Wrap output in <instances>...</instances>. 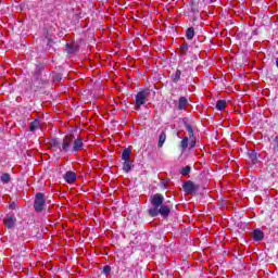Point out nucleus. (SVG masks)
<instances>
[{
	"mask_svg": "<svg viewBox=\"0 0 278 278\" xmlns=\"http://www.w3.org/2000/svg\"><path fill=\"white\" fill-rule=\"evenodd\" d=\"M50 147L52 151H55L59 153H74L77 154L79 151H83L84 149V138L76 137L75 135H66L62 142H60L58 139H52L50 141Z\"/></svg>",
	"mask_w": 278,
	"mask_h": 278,
	"instance_id": "nucleus-1",
	"label": "nucleus"
},
{
	"mask_svg": "<svg viewBox=\"0 0 278 278\" xmlns=\"http://www.w3.org/2000/svg\"><path fill=\"white\" fill-rule=\"evenodd\" d=\"M165 198L162 193H155L150 198L151 207L148 210L149 216L155 218V216H162V218H168L170 215V206L164 204Z\"/></svg>",
	"mask_w": 278,
	"mask_h": 278,
	"instance_id": "nucleus-2",
	"label": "nucleus"
},
{
	"mask_svg": "<svg viewBox=\"0 0 278 278\" xmlns=\"http://www.w3.org/2000/svg\"><path fill=\"white\" fill-rule=\"evenodd\" d=\"M33 207L37 214H42L47 208V195L42 192H37L35 194Z\"/></svg>",
	"mask_w": 278,
	"mask_h": 278,
	"instance_id": "nucleus-3",
	"label": "nucleus"
},
{
	"mask_svg": "<svg viewBox=\"0 0 278 278\" xmlns=\"http://www.w3.org/2000/svg\"><path fill=\"white\" fill-rule=\"evenodd\" d=\"M149 94H151V90L142 89L137 92L135 96V106L140 110L144 103H147V99H149Z\"/></svg>",
	"mask_w": 278,
	"mask_h": 278,
	"instance_id": "nucleus-4",
	"label": "nucleus"
},
{
	"mask_svg": "<svg viewBox=\"0 0 278 278\" xmlns=\"http://www.w3.org/2000/svg\"><path fill=\"white\" fill-rule=\"evenodd\" d=\"M201 187L194 184L192 180H187L182 185V190L186 194H194Z\"/></svg>",
	"mask_w": 278,
	"mask_h": 278,
	"instance_id": "nucleus-5",
	"label": "nucleus"
},
{
	"mask_svg": "<svg viewBox=\"0 0 278 278\" xmlns=\"http://www.w3.org/2000/svg\"><path fill=\"white\" fill-rule=\"evenodd\" d=\"M42 71H43V67L41 65H37L35 67L33 78H31V81H37L39 86L40 84H45V81H47V78H42Z\"/></svg>",
	"mask_w": 278,
	"mask_h": 278,
	"instance_id": "nucleus-6",
	"label": "nucleus"
},
{
	"mask_svg": "<svg viewBox=\"0 0 278 278\" xmlns=\"http://www.w3.org/2000/svg\"><path fill=\"white\" fill-rule=\"evenodd\" d=\"M188 105H190V103L188 102V98H186V97H180V98L178 99V102H177L176 108H177V110H178L179 112H184V111L188 110Z\"/></svg>",
	"mask_w": 278,
	"mask_h": 278,
	"instance_id": "nucleus-7",
	"label": "nucleus"
},
{
	"mask_svg": "<svg viewBox=\"0 0 278 278\" xmlns=\"http://www.w3.org/2000/svg\"><path fill=\"white\" fill-rule=\"evenodd\" d=\"M63 179L66 184H73L74 181H77V174L73 170H68L64 174Z\"/></svg>",
	"mask_w": 278,
	"mask_h": 278,
	"instance_id": "nucleus-8",
	"label": "nucleus"
},
{
	"mask_svg": "<svg viewBox=\"0 0 278 278\" xmlns=\"http://www.w3.org/2000/svg\"><path fill=\"white\" fill-rule=\"evenodd\" d=\"M248 157H249L251 164H257V162L260 160V154H257V152L255 150H249Z\"/></svg>",
	"mask_w": 278,
	"mask_h": 278,
	"instance_id": "nucleus-9",
	"label": "nucleus"
},
{
	"mask_svg": "<svg viewBox=\"0 0 278 278\" xmlns=\"http://www.w3.org/2000/svg\"><path fill=\"white\" fill-rule=\"evenodd\" d=\"M14 225H16V217L14 216H8L4 218V226L7 229H14Z\"/></svg>",
	"mask_w": 278,
	"mask_h": 278,
	"instance_id": "nucleus-10",
	"label": "nucleus"
},
{
	"mask_svg": "<svg viewBox=\"0 0 278 278\" xmlns=\"http://www.w3.org/2000/svg\"><path fill=\"white\" fill-rule=\"evenodd\" d=\"M252 238L255 242H262V240H264V231L261 229H254L252 232Z\"/></svg>",
	"mask_w": 278,
	"mask_h": 278,
	"instance_id": "nucleus-11",
	"label": "nucleus"
},
{
	"mask_svg": "<svg viewBox=\"0 0 278 278\" xmlns=\"http://www.w3.org/2000/svg\"><path fill=\"white\" fill-rule=\"evenodd\" d=\"M131 168H134V162L131 160H126L123 162L124 173H130Z\"/></svg>",
	"mask_w": 278,
	"mask_h": 278,
	"instance_id": "nucleus-12",
	"label": "nucleus"
},
{
	"mask_svg": "<svg viewBox=\"0 0 278 278\" xmlns=\"http://www.w3.org/2000/svg\"><path fill=\"white\" fill-rule=\"evenodd\" d=\"M65 52H67L68 55H71L73 53H77V46L72 45V43H66L65 45Z\"/></svg>",
	"mask_w": 278,
	"mask_h": 278,
	"instance_id": "nucleus-13",
	"label": "nucleus"
},
{
	"mask_svg": "<svg viewBox=\"0 0 278 278\" xmlns=\"http://www.w3.org/2000/svg\"><path fill=\"white\" fill-rule=\"evenodd\" d=\"M190 143V139L188 137H184L182 140L180 141V149L181 153L188 149V144Z\"/></svg>",
	"mask_w": 278,
	"mask_h": 278,
	"instance_id": "nucleus-14",
	"label": "nucleus"
},
{
	"mask_svg": "<svg viewBox=\"0 0 278 278\" xmlns=\"http://www.w3.org/2000/svg\"><path fill=\"white\" fill-rule=\"evenodd\" d=\"M122 160L123 161L131 160V150L129 148H125L124 151L122 152Z\"/></svg>",
	"mask_w": 278,
	"mask_h": 278,
	"instance_id": "nucleus-15",
	"label": "nucleus"
},
{
	"mask_svg": "<svg viewBox=\"0 0 278 278\" xmlns=\"http://www.w3.org/2000/svg\"><path fill=\"white\" fill-rule=\"evenodd\" d=\"M36 129H40V121L35 119L29 124V131H36Z\"/></svg>",
	"mask_w": 278,
	"mask_h": 278,
	"instance_id": "nucleus-16",
	"label": "nucleus"
},
{
	"mask_svg": "<svg viewBox=\"0 0 278 278\" xmlns=\"http://www.w3.org/2000/svg\"><path fill=\"white\" fill-rule=\"evenodd\" d=\"M225 108H227V101L226 100H218L216 102V110H218L219 112H223V110H225Z\"/></svg>",
	"mask_w": 278,
	"mask_h": 278,
	"instance_id": "nucleus-17",
	"label": "nucleus"
},
{
	"mask_svg": "<svg viewBox=\"0 0 278 278\" xmlns=\"http://www.w3.org/2000/svg\"><path fill=\"white\" fill-rule=\"evenodd\" d=\"M184 126L189 134V138H193L194 130L192 129V125H190L188 122L184 121Z\"/></svg>",
	"mask_w": 278,
	"mask_h": 278,
	"instance_id": "nucleus-18",
	"label": "nucleus"
},
{
	"mask_svg": "<svg viewBox=\"0 0 278 278\" xmlns=\"http://www.w3.org/2000/svg\"><path fill=\"white\" fill-rule=\"evenodd\" d=\"M164 142H166V131L162 130L159 136V147H164Z\"/></svg>",
	"mask_w": 278,
	"mask_h": 278,
	"instance_id": "nucleus-19",
	"label": "nucleus"
},
{
	"mask_svg": "<svg viewBox=\"0 0 278 278\" xmlns=\"http://www.w3.org/2000/svg\"><path fill=\"white\" fill-rule=\"evenodd\" d=\"M186 38L187 40H192L194 38V27H189L186 30Z\"/></svg>",
	"mask_w": 278,
	"mask_h": 278,
	"instance_id": "nucleus-20",
	"label": "nucleus"
},
{
	"mask_svg": "<svg viewBox=\"0 0 278 278\" xmlns=\"http://www.w3.org/2000/svg\"><path fill=\"white\" fill-rule=\"evenodd\" d=\"M11 179L12 177L8 173L2 174L0 177V180L2 181V184H10Z\"/></svg>",
	"mask_w": 278,
	"mask_h": 278,
	"instance_id": "nucleus-21",
	"label": "nucleus"
},
{
	"mask_svg": "<svg viewBox=\"0 0 278 278\" xmlns=\"http://www.w3.org/2000/svg\"><path fill=\"white\" fill-rule=\"evenodd\" d=\"M180 79H181V71L177 70L173 75V81L174 84H178Z\"/></svg>",
	"mask_w": 278,
	"mask_h": 278,
	"instance_id": "nucleus-22",
	"label": "nucleus"
},
{
	"mask_svg": "<svg viewBox=\"0 0 278 278\" xmlns=\"http://www.w3.org/2000/svg\"><path fill=\"white\" fill-rule=\"evenodd\" d=\"M190 166H186V167H182L181 170H180V174L186 177L187 175H190Z\"/></svg>",
	"mask_w": 278,
	"mask_h": 278,
	"instance_id": "nucleus-23",
	"label": "nucleus"
},
{
	"mask_svg": "<svg viewBox=\"0 0 278 278\" xmlns=\"http://www.w3.org/2000/svg\"><path fill=\"white\" fill-rule=\"evenodd\" d=\"M102 273H103V275H105V277H108V275H110L112 273V267L110 265H105L103 267Z\"/></svg>",
	"mask_w": 278,
	"mask_h": 278,
	"instance_id": "nucleus-24",
	"label": "nucleus"
},
{
	"mask_svg": "<svg viewBox=\"0 0 278 278\" xmlns=\"http://www.w3.org/2000/svg\"><path fill=\"white\" fill-rule=\"evenodd\" d=\"M190 140V149H194L197 147V137L193 135V138H189Z\"/></svg>",
	"mask_w": 278,
	"mask_h": 278,
	"instance_id": "nucleus-25",
	"label": "nucleus"
},
{
	"mask_svg": "<svg viewBox=\"0 0 278 278\" xmlns=\"http://www.w3.org/2000/svg\"><path fill=\"white\" fill-rule=\"evenodd\" d=\"M48 43H47V49H51L52 45H53V39L49 38L48 36H46Z\"/></svg>",
	"mask_w": 278,
	"mask_h": 278,
	"instance_id": "nucleus-26",
	"label": "nucleus"
},
{
	"mask_svg": "<svg viewBox=\"0 0 278 278\" xmlns=\"http://www.w3.org/2000/svg\"><path fill=\"white\" fill-rule=\"evenodd\" d=\"M274 151L278 152V136L274 139Z\"/></svg>",
	"mask_w": 278,
	"mask_h": 278,
	"instance_id": "nucleus-27",
	"label": "nucleus"
},
{
	"mask_svg": "<svg viewBox=\"0 0 278 278\" xmlns=\"http://www.w3.org/2000/svg\"><path fill=\"white\" fill-rule=\"evenodd\" d=\"M181 51H184V53L188 52V43H184L181 47H180Z\"/></svg>",
	"mask_w": 278,
	"mask_h": 278,
	"instance_id": "nucleus-28",
	"label": "nucleus"
},
{
	"mask_svg": "<svg viewBox=\"0 0 278 278\" xmlns=\"http://www.w3.org/2000/svg\"><path fill=\"white\" fill-rule=\"evenodd\" d=\"M15 207H16V203L12 202L11 204H9L10 210H15Z\"/></svg>",
	"mask_w": 278,
	"mask_h": 278,
	"instance_id": "nucleus-29",
	"label": "nucleus"
},
{
	"mask_svg": "<svg viewBox=\"0 0 278 278\" xmlns=\"http://www.w3.org/2000/svg\"><path fill=\"white\" fill-rule=\"evenodd\" d=\"M208 3H214V0H210Z\"/></svg>",
	"mask_w": 278,
	"mask_h": 278,
	"instance_id": "nucleus-30",
	"label": "nucleus"
}]
</instances>
